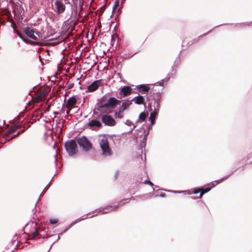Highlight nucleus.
<instances>
[{
	"instance_id": "473e14b6",
	"label": "nucleus",
	"mask_w": 252,
	"mask_h": 252,
	"mask_svg": "<svg viewBox=\"0 0 252 252\" xmlns=\"http://www.w3.org/2000/svg\"><path fill=\"white\" fill-rule=\"evenodd\" d=\"M135 127H131L129 130H128L127 131H124V132L122 133V134L123 135V134H126V133H129L130 132L132 131L134 129Z\"/></svg>"
},
{
	"instance_id": "20e7f679",
	"label": "nucleus",
	"mask_w": 252,
	"mask_h": 252,
	"mask_svg": "<svg viewBox=\"0 0 252 252\" xmlns=\"http://www.w3.org/2000/svg\"><path fill=\"white\" fill-rule=\"evenodd\" d=\"M64 147L69 156H73L78 151L76 141L73 139L66 141Z\"/></svg>"
},
{
	"instance_id": "6e6552de",
	"label": "nucleus",
	"mask_w": 252,
	"mask_h": 252,
	"mask_svg": "<svg viewBox=\"0 0 252 252\" xmlns=\"http://www.w3.org/2000/svg\"><path fill=\"white\" fill-rule=\"evenodd\" d=\"M101 80H96L94 81L91 85H90L86 89V92H93L96 91L101 84Z\"/></svg>"
},
{
	"instance_id": "a878e982",
	"label": "nucleus",
	"mask_w": 252,
	"mask_h": 252,
	"mask_svg": "<svg viewBox=\"0 0 252 252\" xmlns=\"http://www.w3.org/2000/svg\"><path fill=\"white\" fill-rule=\"evenodd\" d=\"M139 88H141L142 91L144 92H147L149 90V87L145 85H141L139 86Z\"/></svg>"
},
{
	"instance_id": "c9c22d12",
	"label": "nucleus",
	"mask_w": 252,
	"mask_h": 252,
	"mask_svg": "<svg viewBox=\"0 0 252 252\" xmlns=\"http://www.w3.org/2000/svg\"><path fill=\"white\" fill-rule=\"evenodd\" d=\"M74 86V83H70L67 87V90H69L70 89H71Z\"/></svg>"
},
{
	"instance_id": "c85d7f7f",
	"label": "nucleus",
	"mask_w": 252,
	"mask_h": 252,
	"mask_svg": "<svg viewBox=\"0 0 252 252\" xmlns=\"http://www.w3.org/2000/svg\"><path fill=\"white\" fill-rule=\"evenodd\" d=\"M63 232H61L60 233L58 234V238L56 239V241H54V242L52 244V245L51 246L50 248H49V249L48 250V252L51 249V248L52 247L53 245L56 242H57L58 240H59V239H60V237L62 235H63Z\"/></svg>"
},
{
	"instance_id": "5fc2aeb1",
	"label": "nucleus",
	"mask_w": 252,
	"mask_h": 252,
	"mask_svg": "<svg viewBox=\"0 0 252 252\" xmlns=\"http://www.w3.org/2000/svg\"><path fill=\"white\" fill-rule=\"evenodd\" d=\"M59 127L55 126V129H56V130H57V128H59Z\"/></svg>"
},
{
	"instance_id": "2f4dec72",
	"label": "nucleus",
	"mask_w": 252,
	"mask_h": 252,
	"mask_svg": "<svg viewBox=\"0 0 252 252\" xmlns=\"http://www.w3.org/2000/svg\"><path fill=\"white\" fill-rule=\"evenodd\" d=\"M42 195V193H41L37 201V202H36L35 204V206H34V208L32 209V211L33 212V213L34 214L35 213V210H36V206L37 204V203L39 202V201H40V197L41 196V195Z\"/></svg>"
},
{
	"instance_id": "ddd939ff",
	"label": "nucleus",
	"mask_w": 252,
	"mask_h": 252,
	"mask_svg": "<svg viewBox=\"0 0 252 252\" xmlns=\"http://www.w3.org/2000/svg\"><path fill=\"white\" fill-rule=\"evenodd\" d=\"M24 32L28 37L31 38L33 40H36L37 37L34 34V32L32 30L31 28L29 27L26 28L24 31Z\"/></svg>"
},
{
	"instance_id": "72a5a7b5",
	"label": "nucleus",
	"mask_w": 252,
	"mask_h": 252,
	"mask_svg": "<svg viewBox=\"0 0 252 252\" xmlns=\"http://www.w3.org/2000/svg\"><path fill=\"white\" fill-rule=\"evenodd\" d=\"M77 222H78V221L77 220V219H76L75 220H74V221H73L71 223H70V224L68 225L69 226V227L71 228L72 226H73L74 225H75L76 223H77Z\"/></svg>"
},
{
	"instance_id": "6e6d98bb",
	"label": "nucleus",
	"mask_w": 252,
	"mask_h": 252,
	"mask_svg": "<svg viewBox=\"0 0 252 252\" xmlns=\"http://www.w3.org/2000/svg\"><path fill=\"white\" fill-rule=\"evenodd\" d=\"M148 129L149 130L150 128H151L152 127H150V126H148Z\"/></svg>"
},
{
	"instance_id": "9d476101",
	"label": "nucleus",
	"mask_w": 252,
	"mask_h": 252,
	"mask_svg": "<svg viewBox=\"0 0 252 252\" xmlns=\"http://www.w3.org/2000/svg\"><path fill=\"white\" fill-rule=\"evenodd\" d=\"M77 102V98L75 95L69 97L66 102V107L68 108H71L74 106Z\"/></svg>"
},
{
	"instance_id": "de8ad7c7",
	"label": "nucleus",
	"mask_w": 252,
	"mask_h": 252,
	"mask_svg": "<svg viewBox=\"0 0 252 252\" xmlns=\"http://www.w3.org/2000/svg\"><path fill=\"white\" fill-rule=\"evenodd\" d=\"M189 193V191L188 190H184V191H182V193Z\"/></svg>"
},
{
	"instance_id": "393cba45",
	"label": "nucleus",
	"mask_w": 252,
	"mask_h": 252,
	"mask_svg": "<svg viewBox=\"0 0 252 252\" xmlns=\"http://www.w3.org/2000/svg\"><path fill=\"white\" fill-rule=\"evenodd\" d=\"M35 224H36V225H37V223H36ZM34 228H35V231L32 233V236H33V238H35L39 235V233L38 231L36 226H35L34 227Z\"/></svg>"
},
{
	"instance_id": "4be33fe9",
	"label": "nucleus",
	"mask_w": 252,
	"mask_h": 252,
	"mask_svg": "<svg viewBox=\"0 0 252 252\" xmlns=\"http://www.w3.org/2000/svg\"><path fill=\"white\" fill-rule=\"evenodd\" d=\"M149 133V131L146 133L143 137V139L141 141V146L145 149L146 144L147 137Z\"/></svg>"
},
{
	"instance_id": "f8f14e48",
	"label": "nucleus",
	"mask_w": 252,
	"mask_h": 252,
	"mask_svg": "<svg viewBox=\"0 0 252 252\" xmlns=\"http://www.w3.org/2000/svg\"><path fill=\"white\" fill-rule=\"evenodd\" d=\"M131 88L130 87L126 86L122 88L120 91V94L123 96H126L129 95L131 93Z\"/></svg>"
},
{
	"instance_id": "4d7b16f0",
	"label": "nucleus",
	"mask_w": 252,
	"mask_h": 252,
	"mask_svg": "<svg viewBox=\"0 0 252 252\" xmlns=\"http://www.w3.org/2000/svg\"><path fill=\"white\" fill-rule=\"evenodd\" d=\"M17 246H18V245H17L16 247H15V248L14 249V250L17 249Z\"/></svg>"
},
{
	"instance_id": "b1692460",
	"label": "nucleus",
	"mask_w": 252,
	"mask_h": 252,
	"mask_svg": "<svg viewBox=\"0 0 252 252\" xmlns=\"http://www.w3.org/2000/svg\"><path fill=\"white\" fill-rule=\"evenodd\" d=\"M159 103L158 101H155L154 103V112H156L158 113L159 111Z\"/></svg>"
},
{
	"instance_id": "58836bf2",
	"label": "nucleus",
	"mask_w": 252,
	"mask_h": 252,
	"mask_svg": "<svg viewBox=\"0 0 252 252\" xmlns=\"http://www.w3.org/2000/svg\"><path fill=\"white\" fill-rule=\"evenodd\" d=\"M159 196L161 197H165V193L164 192H161L159 194Z\"/></svg>"
},
{
	"instance_id": "37998d69",
	"label": "nucleus",
	"mask_w": 252,
	"mask_h": 252,
	"mask_svg": "<svg viewBox=\"0 0 252 252\" xmlns=\"http://www.w3.org/2000/svg\"><path fill=\"white\" fill-rule=\"evenodd\" d=\"M118 175H119V171L117 170L115 172V178H117L118 176Z\"/></svg>"
},
{
	"instance_id": "a19ab883",
	"label": "nucleus",
	"mask_w": 252,
	"mask_h": 252,
	"mask_svg": "<svg viewBox=\"0 0 252 252\" xmlns=\"http://www.w3.org/2000/svg\"><path fill=\"white\" fill-rule=\"evenodd\" d=\"M70 228V227H69V226H67V227H66L65 228V229L64 230H63L62 232H63V233H65V232H66L68 230H69Z\"/></svg>"
},
{
	"instance_id": "cd10ccee",
	"label": "nucleus",
	"mask_w": 252,
	"mask_h": 252,
	"mask_svg": "<svg viewBox=\"0 0 252 252\" xmlns=\"http://www.w3.org/2000/svg\"><path fill=\"white\" fill-rule=\"evenodd\" d=\"M144 184H149L150 185V186L152 187V189H153V190L154 191V189L153 188V186H154V184L149 180H145L144 182H143Z\"/></svg>"
},
{
	"instance_id": "864d4df0",
	"label": "nucleus",
	"mask_w": 252,
	"mask_h": 252,
	"mask_svg": "<svg viewBox=\"0 0 252 252\" xmlns=\"http://www.w3.org/2000/svg\"><path fill=\"white\" fill-rule=\"evenodd\" d=\"M29 43H30V44H32V43H33V42H32V41H31V42H29Z\"/></svg>"
},
{
	"instance_id": "680f3d73",
	"label": "nucleus",
	"mask_w": 252,
	"mask_h": 252,
	"mask_svg": "<svg viewBox=\"0 0 252 252\" xmlns=\"http://www.w3.org/2000/svg\"><path fill=\"white\" fill-rule=\"evenodd\" d=\"M6 126H9V125H7Z\"/></svg>"
},
{
	"instance_id": "3c124183",
	"label": "nucleus",
	"mask_w": 252,
	"mask_h": 252,
	"mask_svg": "<svg viewBox=\"0 0 252 252\" xmlns=\"http://www.w3.org/2000/svg\"><path fill=\"white\" fill-rule=\"evenodd\" d=\"M34 238H33V236H32V238H29V240H33Z\"/></svg>"
},
{
	"instance_id": "bb28decb",
	"label": "nucleus",
	"mask_w": 252,
	"mask_h": 252,
	"mask_svg": "<svg viewBox=\"0 0 252 252\" xmlns=\"http://www.w3.org/2000/svg\"><path fill=\"white\" fill-rule=\"evenodd\" d=\"M90 213H87L82 216H81V217H80L79 218H78L77 219V220L78 221V222L80 221L81 220H85V219H86L87 218V216L88 215L90 214Z\"/></svg>"
},
{
	"instance_id": "2eb2a0df",
	"label": "nucleus",
	"mask_w": 252,
	"mask_h": 252,
	"mask_svg": "<svg viewBox=\"0 0 252 252\" xmlns=\"http://www.w3.org/2000/svg\"><path fill=\"white\" fill-rule=\"evenodd\" d=\"M211 189H212V187H210V184H208L207 187L202 188V189H201V192L199 196V198H201L203 194L209 192Z\"/></svg>"
},
{
	"instance_id": "f03ea898",
	"label": "nucleus",
	"mask_w": 252,
	"mask_h": 252,
	"mask_svg": "<svg viewBox=\"0 0 252 252\" xmlns=\"http://www.w3.org/2000/svg\"><path fill=\"white\" fill-rule=\"evenodd\" d=\"M120 102V100L116 98L110 97L106 103L98 106L97 110L101 113H107L110 109L114 108Z\"/></svg>"
},
{
	"instance_id": "7c9ffc66",
	"label": "nucleus",
	"mask_w": 252,
	"mask_h": 252,
	"mask_svg": "<svg viewBox=\"0 0 252 252\" xmlns=\"http://www.w3.org/2000/svg\"><path fill=\"white\" fill-rule=\"evenodd\" d=\"M58 220L57 219H51L49 220V222L51 224H54L58 222Z\"/></svg>"
},
{
	"instance_id": "39448f33",
	"label": "nucleus",
	"mask_w": 252,
	"mask_h": 252,
	"mask_svg": "<svg viewBox=\"0 0 252 252\" xmlns=\"http://www.w3.org/2000/svg\"><path fill=\"white\" fill-rule=\"evenodd\" d=\"M77 143L85 152L89 151L92 148V144L86 136H82L77 139Z\"/></svg>"
},
{
	"instance_id": "f3484780",
	"label": "nucleus",
	"mask_w": 252,
	"mask_h": 252,
	"mask_svg": "<svg viewBox=\"0 0 252 252\" xmlns=\"http://www.w3.org/2000/svg\"><path fill=\"white\" fill-rule=\"evenodd\" d=\"M134 102L137 104H143L144 102V98L141 95L135 96L134 98Z\"/></svg>"
},
{
	"instance_id": "bf43d9fd",
	"label": "nucleus",
	"mask_w": 252,
	"mask_h": 252,
	"mask_svg": "<svg viewBox=\"0 0 252 252\" xmlns=\"http://www.w3.org/2000/svg\"><path fill=\"white\" fill-rule=\"evenodd\" d=\"M137 182H139L140 183V181H137Z\"/></svg>"
},
{
	"instance_id": "4c0bfd02",
	"label": "nucleus",
	"mask_w": 252,
	"mask_h": 252,
	"mask_svg": "<svg viewBox=\"0 0 252 252\" xmlns=\"http://www.w3.org/2000/svg\"><path fill=\"white\" fill-rule=\"evenodd\" d=\"M19 37H20V38H21V39H22L24 42H28V41H27L26 39L22 37V36L20 34H19Z\"/></svg>"
},
{
	"instance_id": "ea45409f",
	"label": "nucleus",
	"mask_w": 252,
	"mask_h": 252,
	"mask_svg": "<svg viewBox=\"0 0 252 252\" xmlns=\"http://www.w3.org/2000/svg\"><path fill=\"white\" fill-rule=\"evenodd\" d=\"M55 163H56V166L57 165V161H58V158H57V154H56L55 155Z\"/></svg>"
},
{
	"instance_id": "4468645a",
	"label": "nucleus",
	"mask_w": 252,
	"mask_h": 252,
	"mask_svg": "<svg viewBox=\"0 0 252 252\" xmlns=\"http://www.w3.org/2000/svg\"><path fill=\"white\" fill-rule=\"evenodd\" d=\"M124 110L122 109H117L114 111V116L116 119L119 118L121 119L124 117Z\"/></svg>"
},
{
	"instance_id": "f704fd0d",
	"label": "nucleus",
	"mask_w": 252,
	"mask_h": 252,
	"mask_svg": "<svg viewBox=\"0 0 252 252\" xmlns=\"http://www.w3.org/2000/svg\"><path fill=\"white\" fill-rule=\"evenodd\" d=\"M164 190L165 191L174 192L175 193H182V191L170 190H167V189H165Z\"/></svg>"
},
{
	"instance_id": "5701e85b",
	"label": "nucleus",
	"mask_w": 252,
	"mask_h": 252,
	"mask_svg": "<svg viewBox=\"0 0 252 252\" xmlns=\"http://www.w3.org/2000/svg\"><path fill=\"white\" fill-rule=\"evenodd\" d=\"M89 126H101V123L97 120H93L88 123Z\"/></svg>"
},
{
	"instance_id": "423d86ee",
	"label": "nucleus",
	"mask_w": 252,
	"mask_h": 252,
	"mask_svg": "<svg viewBox=\"0 0 252 252\" xmlns=\"http://www.w3.org/2000/svg\"><path fill=\"white\" fill-rule=\"evenodd\" d=\"M100 145L103 155L110 156L112 155L111 151L108 146V141L106 139H102Z\"/></svg>"
},
{
	"instance_id": "7ed1b4c3",
	"label": "nucleus",
	"mask_w": 252,
	"mask_h": 252,
	"mask_svg": "<svg viewBox=\"0 0 252 252\" xmlns=\"http://www.w3.org/2000/svg\"><path fill=\"white\" fill-rule=\"evenodd\" d=\"M131 199L126 198L121 200L119 202H114L105 208H99L98 210L100 212L103 211V214L108 213L111 211L117 210L119 206H122L126 203L129 202Z\"/></svg>"
},
{
	"instance_id": "a211bd4d",
	"label": "nucleus",
	"mask_w": 252,
	"mask_h": 252,
	"mask_svg": "<svg viewBox=\"0 0 252 252\" xmlns=\"http://www.w3.org/2000/svg\"><path fill=\"white\" fill-rule=\"evenodd\" d=\"M157 113L156 112H152L150 114V117L149 118V121H150V125L152 126L155 123V120L157 116Z\"/></svg>"
},
{
	"instance_id": "6ab92c4d",
	"label": "nucleus",
	"mask_w": 252,
	"mask_h": 252,
	"mask_svg": "<svg viewBox=\"0 0 252 252\" xmlns=\"http://www.w3.org/2000/svg\"><path fill=\"white\" fill-rule=\"evenodd\" d=\"M54 131V128L52 127V128H49L46 132H44L45 136L49 137L52 140L53 139V132Z\"/></svg>"
},
{
	"instance_id": "052dcab7",
	"label": "nucleus",
	"mask_w": 252,
	"mask_h": 252,
	"mask_svg": "<svg viewBox=\"0 0 252 252\" xmlns=\"http://www.w3.org/2000/svg\"><path fill=\"white\" fill-rule=\"evenodd\" d=\"M14 252V250H13V251H12V252Z\"/></svg>"
},
{
	"instance_id": "09e8293b",
	"label": "nucleus",
	"mask_w": 252,
	"mask_h": 252,
	"mask_svg": "<svg viewBox=\"0 0 252 252\" xmlns=\"http://www.w3.org/2000/svg\"><path fill=\"white\" fill-rule=\"evenodd\" d=\"M97 215V214H94V215H92V216H91L89 217V218H92V217H94V216H96Z\"/></svg>"
},
{
	"instance_id": "c756f323",
	"label": "nucleus",
	"mask_w": 252,
	"mask_h": 252,
	"mask_svg": "<svg viewBox=\"0 0 252 252\" xmlns=\"http://www.w3.org/2000/svg\"><path fill=\"white\" fill-rule=\"evenodd\" d=\"M201 192V188H194L192 189V193L193 194H197L199 192L200 193Z\"/></svg>"
},
{
	"instance_id": "412c9836",
	"label": "nucleus",
	"mask_w": 252,
	"mask_h": 252,
	"mask_svg": "<svg viewBox=\"0 0 252 252\" xmlns=\"http://www.w3.org/2000/svg\"><path fill=\"white\" fill-rule=\"evenodd\" d=\"M46 94L47 93L45 91H43L40 93V94L36 97V101L39 102V101L41 100L43 98H44Z\"/></svg>"
},
{
	"instance_id": "0eeeda50",
	"label": "nucleus",
	"mask_w": 252,
	"mask_h": 252,
	"mask_svg": "<svg viewBox=\"0 0 252 252\" xmlns=\"http://www.w3.org/2000/svg\"><path fill=\"white\" fill-rule=\"evenodd\" d=\"M102 122L105 125L109 126H113L116 122L112 116L108 115H103L102 117Z\"/></svg>"
},
{
	"instance_id": "1a4fd4ad",
	"label": "nucleus",
	"mask_w": 252,
	"mask_h": 252,
	"mask_svg": "<svg viewBox=\"0 0 252 252\" xmlns=\"http://www.w3.org/2000/svg\"><path fill=\"white\" fill-rule=\"evenodd\" d=\"M55 5L59 14L63 13L65 9V6L62 0H55Z\"/></svg>"
},
{
	"instance_id": "c03bdc74",
	"label": "nucleus",
	"mask_w": 252,
	"mask_h": 252,
	"mask_svg": "<svg viewBox=\"0 0 252 252\" xmlns=\"http://www.w3.org/2000/svg\"><path fill=\"white\" fill-rule=\"evenodd\" d=\"M90 127L92 128L93 130H96L98 127L95 126V127Z\"/></svg>"
},
{
	"instance_id": "79ce46f5",
	"label": "nucleus",
	"mask_w": 252,
	"mask_h": 252,
	"mask_svg": "<svg viewBox=\"0 0 252 252\" xmlns=\"http://www.w3.org/2000/svg\"><path fill=\"white\" fill-rule=\"evenodd\" d=\"M53 235H48L47 234H46L42 238H49L51 236H52Z\"/></svg>"
},
{
	"instance_id": "603ef678",
	"label": "nucleus",
	"mask_w": 252,
	"mask_h": 252,
	"mask_svg": "<svg viewBox=\"0 0 252 252\" xmlns=\"http://www.w3.org/2000/svg\"><path fill=\"white\" fill-rule=\"evenodd\" d=\"M144 158L145 160H146V153H144Z\"/></svg>"
},
{
	"instance_id": "13d9d810",
	"label": "nucleus",
	"mask_w": 252,
	"mask_h": 252,
	"mask_svg": "<svg viewBox=\"0 0 252 252\" xmlns=\"http://www.w3.org/2000/svg\"><path fill=\"white\" fill-rule=\"evenodd\" d=\"M27 225H28V223H27L26 224H25V227H26Z\"/></svg>"
},
{
	"instance_id": "aec40b11",
	"label": "nucleus",
	"mask_w": 252,
	"mask_h": 252,
	"mask_svg": "<svg viewBox=\"0 0 252 252\" xmlns=\"http://www.w3.org/2000/svg\"><path fill=\"white\" fill-rule=\"evenodd\" d=\"M146 118V114L143 112L140 113V114L139 116L138 119L136 121V123L137 122H141L142 123L145 122V120Z\"/></svg>"
},
{
	"instance_id": "e433bc0d",
	"label": "nucleus",
	"mask_w": 252,
	"mask_h": 252,
	"mask_svg": "<svg viewBox=\"0 0 252 252\" xmlns=\"http://www.w3.org/2000/svg\"><path fill=\"white\" fill-rule=\"evenodd\" d=\"M56 175V174H55L53 177L52 178V179H51V180L49 182V183H48V184L47 185V186L42 191V194H43V192L45 190V189H46V188L50 184V183L52 182V181L53 180L54 177Z\"/></svg>"
},
{
	"instance_id": "9b49d317",
	"label": "nucleus",
	"mask_w": 252,
	"mask_h": 252,
	"mask_svg": "<svg viewBox=\"0 0 252 252\" xmlns=\"http://www.w3.org/2000/svg\"><path fill=\"white\" fill-rule=\"evenodd\" d=\"M237 170V169H235L234 171L232 172L230 174H229L227 176H226L220 179V180H215V181L212 182L210 184H209L210 185V187H212V188H214L216 185H218V184H220V183H221V182L227 179L229 176H230L231 175H232L234 173V172H235Z\"/></svg>"
},
{
	"instance_id": "f257e3e1",
	"label": "nucleus",
	"mask_w": 252,
	"mask_h": 252,
	"mask_svg": "<svg viewBox=\"0 0 252 252\" xmlns=\"http://www.w3.org/2000/svg\"><path fill=\"white\" fill-rule=\"evenodd\" d=\"M29 127H0V143L4 144L20 133L23 132Z\"/></svg>"
},
{
	"instance_id": "a18cd8bd",
	"label": "nucleus",
	"mask_w": 252,
	"mask_h": 252,
	"mask_svg": "<svg viewBox=\"0 0 252 252\" xmlns=\"http://www.w3.org/2000/svg\"><path fill=\"white\" fill-rule=\"evenodd\" d=\"M56 144H57L56 142H54V145H53V149H55L56 148Z\"/></svg>"
},
{
	"instance_id": "8fccbe9b",
	"label": "nucleus",
	"mask_w": 252,
	"mask_h": 252,
	"mask_svg": "<svg viewBox=\"0 0 252 252\" xmlns=\"http://www.w3.org/2000/svg\"><path fill=\"white\" fill-rule=\"evenodd\" d=\"M61 127V128H60V132H61L63 130V128L64 127L62 126V127Z\"/></svg>"
},
{
	"instance_id": "49530a36",
	"label": "nucleus",
	"mask_w": 252,
	"mask_h": 252,
	"mask_svg": "<svg viewBox=\"0 0 252 252\" xmlns=\"http://www.w3.org/2000/svg\"><path fill=\"white\" fill-rule=\"evenodd\" d=\"M158 83L159 86H162L163 84V81H162L161 82H160Z\"/></svg>"
},
{
	"instance_id": "dca6fc26",
	"label": "nucleus",
	"mask_w": 252,
	"mask_h": 252,
	"mask_svg": "<svg viewBox=\"0 0 252 252\" xmlns=\"http://www.w3.org/2000/svg\"><path fill=\"white\" fill-rule=\"evenodd\" d=\"M131 104V100H126L122 103L121 105V109L125 111L128 109Z\"/></svg>"
}]
</instances>
